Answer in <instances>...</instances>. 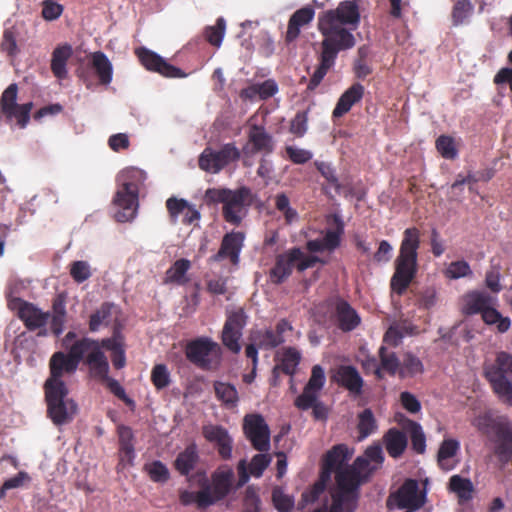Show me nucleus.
Returning a JSON list of instances; mask_svg holds the SVG:
<instances>
[{
	"instance_id": "nucleus-1",
	"label": "nucleus",
	"mask_w": 512,
	"mask_h": 512,
	"mask_svg": "<svg viewBox=\"0 0 512 512\" xmlns=\"http://www.w3.org/2000/svg\"><path fill=\"white\" fill-rule=\"evenodd\" d=\"M359 6L355 1H342L335 9L322 12L318 17V30L324 37L318 57L319 65L311 76L306 92H313L328 71L335 65L340 51L353 48L356 39L352 31L360 24Z\"/></svg>"
},
{
	"instance_id": "nucleus-2",
	"label": "nucleus",
	"mask_w": 512,
	"mask_h": 512,
	"mask_svg": "<svg viewBox=\"0 0 512 512\" xmlns=\"http://www.w3.org/2000/svg\"><path fill=\"white\" fill-rule=\"evenodd\" d=\"M420 231L416 227L404 230L399 253L394 261V273L390 279L392 293L402 296L418 272V249Z\"/></svg>"
},
{
	"instance_id": "nucleus-3",
	"label": "nucleus",
	"mask_w": 512,
	"mask_h": 512,
	"mask_svg": "<svg viewBox=\"0 0 512 512\" xmlns=\"http://www.w3.org/2000/svg\"><path fill=\"white\" fill-rule=\"evenodd\" d=\"M100 351L95 339L83 337L76 340L69 348L68 354L55 352L49 361L50 375L44 385L67 386L63 381L65 374H74L81 361L89 367L90 355Z\"/></svg>"
},
{
	"instance_id": "nucleus-4",
	"label": "nucleus",
	"mask_w": 512,
	"mask_h": 512,
	"mask_svg": "<svg viewBox=\"0 0 512 512\" xmlns=\"http://www.w3.org/2000/svg\"><path fill=\"white\" fill-rule=\"evenodd\" d=\"M204 201L208 206L222 204L223 219L231 225L238 226L246 216V207L253 202V194L246 186L235 190L213 187L205 191Z\"/></svg>"
},
{
	"instance_id": "nucleus-5",
	"label": "nucleus",
	"mask_w": 512,
	"mask_h": 512,
	"mask_svg": "<svg viewBox=\"0 0 512 512\" xmlns=\"http://www.w3.org/2000/svg\"><path fill=\"white\" fill-rule=\"evenodd\" d=\"M141 174L139 169L128 168L118 176V181L121 184L113 198V204L117 207L115 219L118 222H128L136 216Z\"/></svg>"
},
{
	"instance_id": "nucleus-6",
	"label": "nucleus",
	"mask_w": 512,
	"mask_h": 512,
	"mask_svg": "<svg viewBox=\"0 0 512 512\" xmlns=\"http://www.w3.org/2000/svg\"><path fill=\"white\" fill-rule=\"evenodd\" d=\"M352 472L340 470L335 475V488L331 491V504L325 506L326 512H355L360 499V487Z\"/></svg>"
},
{
	"instance_id": "nucleus-7",
	"label": "nucleus",
	"mask_w": 512,
	"mask_h": 512,
	"mask_svg": "<svg viewBox=\"0 0 512 512\" xmlns=\"http://www.w3.org/2000/svg\"><path fill=\"white\" fill-rule=\"evenodd\" d=\"M512 355L501 351L492 365L485 369V376L500 402L512 407Z\"/></svg>"
},
{
	"instance_id": "nucleus-8",
	"label": "nucleus",
	"mask_w": 512,
	"mask_h": 512,
	"mask_svg": "<svg viewBox=\"0 0 512 512\" xmlns=\"http://www.w3.org/2000/svg\"><path fill=\"white\" fill-rule=\"evenodd\" d=\"M47 416L57 425L72 421L77 412V404L68 397L67 386L43 385Z\"/></svg>"
},
{
	"instance_id": "nucleus-9",
	"label": "nucleus",
	"mask_w": 512,
	"mask_h": 512,
	"mask_svg": "<svg viewBox=\"0 0 512 512\" xmlns=\"http://www.w3.org/2000/svg\"><path fill=\"white\" fill-rule=\"evenodd\" d=\"M222 348L209 337H198L186 344L185 356L189 362L205 371H216L222 362Z\"/></svg>"
},
{
	"instance_id": "nucleus-10",
	"label": "nucleus",
	"mask_w": 512,
	"mask_h": 512,
	"mask_svg": "<svg viewBox=\"0 0 512 512\" xmlns=\"http://www.w3.org/2000/svg\"><path fill=\"white\" fill-rule=\"evenodd\" d=\"M241 157V151L235 143H226L219 150L206 147L198 158V166L201 170L218 174L229 164L238 161Z\"/></svg>"
},
{
	"instance_id": "nucleus-11",
	"label": "nucleus",
	"mask_w": 512,
	"mask_h": 512,
	"mask_svg": "<svg viewBox=\"0 0 512 512\" xmlns=\"http://www.w3.org/2000/svg\"><path fill=\"white\" fill-rule=\"evenodd\" d=\"M88 362L89 371L93 378L105 383L109 391L118 399L122 400L127 406H135V402L126 395L120 383L116 379L109 377V362L103 351H97L95 354L90 355Z\"/></svg>"
},
{
	"instance_id": "nucleus-12",
	"label": "nucleus",
	"mask_w": 512,
	"mask_h": 512,
	"mask_svg": "<svg viewBox=\"0 0 512 512\" xmlns=\"http://www.w3.org/2000/svg\"><path fill=\"white\" fill-rule=\"evenodd\" d=\"M383 462L384 454L381 445L373 444L366 448L363 456L357 457L351 465L342 470L354 473V477L364 484Z\"/></svg>"
},
{
	"instance_id": "nucleus-13",
	"label": "nucleus",
	"mask_w": 512,
	"mask_h": 512,
	"mask_svg": "<svg viewBox=\"0 0 512 512\" xmlns=\"http://www.w3.org/2000/svg\"><path fill=\"white\" fill-rule=\"evenodd\" d=\"M247 315L242 308L227 311L226 321L221 332L222 344L232 353L241 351L240 340L247 324Z\"/></svg>"
},
{
	"instance_id": "nucleus-14",
	"label": "nucleus",
	"mask_w": 512,
	"mask_h": 512,
	"mask_svg": "<svg viewBox=\"0 0 512 512\" xmlns=\"http://www.w3.org/2000/svg\"><path fill=\"white\" fill-rule=\"evenodd\" d=\"M243 432L255 450L269 451L270 429L262 415L247 414L243 420Z\"/></svg>"
},
{
	"instance_id": "nucleus-15",
	"label": "nucleus",
	"mask_w": 512,
	"mask_h": 512,
	"mask_svg": "<svg viewBox=\"0 0 512 512\" xmlns=\"http://www.w3.org/2000/svg\"><path fill=\"white\" fill-rule=\"evenodd\" d=\"M198 480L199 486L207 489L212 499V505L228 496L232 489L234 472L231 468H219L211 476V482L204 473Z\"/></svg>"
},
{
	"instance_id": "nucleus-16",
	"label": "nucleus",
	"mask_w": 512,
	"mask_h": 512,
	"mask_svg": "<svg viewBox=\"0 0 512 512\" xmlns=\"http://www.w3.org/2000/svg\"><path fill=\"white\" fill-rule=\"evenodd\" d=\"M135 54L140 63L148 71L158 73L167 78H184L187 76L183 70L169 64L159 54L146 47H139L135 49Z\"/></svg>"
},
{
	"instance_id": "nucleus-17",
	"label": "nucleus",
	"mask_w": 512,
	"mask_h": 512,
	"mask_svg": "<svg viewBox=\"0 0 512 512\" xmlns=\"http://www.w3.org/2000/svg\"><path fill=\"white\" fill-rule=\"evenodd\" d=\"M12 308L16 310L17 317L29 331L44 328L50 319L49 312H43L33 303L20 298L13 301Z\"/></svg>"
},
{
	"instance_id": "nucleus-18",
	"label": "nucleus",
	"mask_w": 512,
	"mask_h": 512,
	"mask_svg": "<svg viewBox=\"0 0 512 512\" xmlns=\"http://www.w3.org/2000/svg\"><path fill=\"white\" fill-rule=\"evenodd\" d=\"M274 149V138L265 127L257 124L251 125L248 131V141L243 147V153L246 155L262 153L267 156L273 153Z\"/></svg>"
},
{
	"instance_id": "nucleus-19",
	"label": "nucleus",
	"mask_w": 512,
	"mask_h": 512,
	"mask_svg": "<svg viewBox=\"0 0 512 512\" xmlns=\"http://www.w3.org/2000/svg\"><path fill=\"white\" fill-rule=\"evenodd\" d=\"M302 255V250L293 247L287 251L276 255L274 266L271 268L269 277L274 284H282L292 274L296 268L297 260Z\"/></svg>"
},
{
	"instance_id": "nucleus-20",
	"label": "nucleus",
	"mask_w": 512,
	"mask_h": 512,
	"mask_svg": "<svg viewBox=\"0 0 512 512\" xmlns=\"http://www.w3.org/2000/svg\"><path fill=\"white\" fill-rule=\"evenodd\" d=\"M394 498L399 509L408 511H416L425 503V493L419 491L418 481L411 478L403 482Z\"/></svg>"
},
{
	"instance_id": "nucleus-21",
	"label": "nucleus",
	"mask_w": 512,
	"mask_h": 512,
	"mask_svg": "<svg viewBox=\"0 0 512 512\" xmlns=\"http://www.w3.org/2000/svg\"><path fill=\"white\" fill-rule=\"evenodd\" d=\"M326 382L325 372L322 366L314 365L311 369L310 378L305 385L303 392L295 399L294 405L303 411L308 410L311 401L319 396Z\"/></svg>"
},
{
	"instance_id": "nucleus-22",
	"label": "nucleus",
	"mask_w": 512,
	"mask_h": 512,
	"mask_svg": "<svg viewBox=\"0 0 512 512\" xmlns=\"http://www.w3.org/2000/svg\"><path fill=\"white\" fill-rule=\"evenodd\" d=\"M498 432L491 439L494 443L493 453L502 467L512 460V422L508 419L499 425Z\"/></svg>"
},
{
	"instance_id": "nucleus-23",
	"label": "nucleus",
	"mask_w": 512,
	"mask_h": 512,
	"mask_svg": "<svg viewBox=\"0 0 512 512\" xmlns=\"http://www.w3.org/2000/svg\"><path fill=\"white\" fill-rule=\"evenodd\" d=\"M244 234L232 231L226 233L222 239L218 252L210 257V261L219 262L228 258L233 265L239 263V255L243 247Z\"/></svg>"
},
{
	"instance_id": "nucleus-24",
	"label": "nucleus",
	"mask_w": 512,
	"mask_h": 512,
	"mask_svg": "<svg viewBox=\"0 0 512 512\" xmlns=\"http://www.w3.org/2000/svg\"><path fill=\"white\" fill-rule=\"evenodd\" d=\"M496 298L486 291L472 290L462 296V314L466 316L481 314L489 306H494Z\"/></svg>"
},
{
	"instance_id": "nucleus-25",
	"label": "nucleus",
	"mask_w": 512,
	"mask_h": 512,
	"mask_svg": "<svg viewBox=\"0 0 512 512\" xmlns=\"http://www.w3.org/2000/svg\"><path fill=\"white\" fill-rule=\"evenodd\" d=\"M204 438L215 443L217 450L222 459L228 460L232 456V439L228 434L227 429L220 425H205L202 428Z\"/></svg>"
},
{
	"instance_id": "nucleus-26",
	"label": "nucleus",
	"mask_w": 512,
	"mask_h": 512,
	"mask_svg": "<svg viewBox=\"0 0 512 512\" xmlns=\"http://www.w3.org/2000/svg\"><path fill=\"white\" fill-rule=\"evenodd\" d=\"M334 317L337 326L343 332L356 329L360 322V316L356 310L344 299L338 298L335 302Z\"/></svg>"
},
{
	"instance_id": "nucleus-27",
	"label": "nucleus",
	"mask_w": 512,
	"mask_h": 512,
	"mask_svg": "<svg viewBox=\"0 0 512 512\" xmlns=\"http://www.w3.org/2000/svg\"><path fill=\"white\" fill-rule=\"evenodd\" d=\"M334 380L353 395L358 396L362 393L364 381L352 365H340L336 369Z\"/></svg>"
},
{
	"instance_id": "nucleus-28",
	"label": "nucleus",
	"mask_w": 512,
	"mask_h": 512,
	"mask_svg": "<svg viewBox=\"0 0 512 512\" xmlns=\"http://www.w3.org/2000/svg\"><path fill=\"white\" fill-rule=\"evenodd\" d=\"M315 16V10L311 6H305L296 10L288 21L285 42L290 44L300 35L301 28L309 25Z\"/></svg>"
},
{
	"instance_id": "nucleus-29",
	"label": "nucleus",
	"mask_w": 512,
	"mask_h": 512,
	"mask_svg": "<svg viewBox=\"0 0 512 512\" xmlns=\"http://www.w3.org/2000/svg\"><path fill=\"white\" fill-rule=\"evenodd\" d=\"M100 351L103 349L111 351V361L116 369H122L126 365L125 345L120 332L115 330L108 338L96 340Z\"/></svg>"
},
{
	"instance_id": "nucleus-30",
	"label": "nucleus",
	"mask_w": 512,
	"mask_h": 512,
	"mask_svg": "<svg viewBox=\"0 0 512 512\" xmlns=\"http://www.w3.org/2000/svg\"><path fill=\"white\" fill-rule=\"evenodd\" d=\"M364 92L365 88L362 84L353 83L338 99L332 111V118H341L347 114L356 103L362 100Z\"/></svg>"
},
{
	"instance_id": "nucleus-31",
	"label": "nucleus",
	"mask_w": 512,
	"mask_h": 512,
	"mask_svg": "<svg viewBox=\"0 0 512 512\" xmlns=\"http://www.w3.org/2000/svg\"><path fill=\"white\" fill-rule=\"evenodd\" d=\"M378 356L380 359L379 365L375 357L369 359V362H371L374 367V374L377 378L382 379L383 372L391 376L398 374L401 361L395 352L389 351L385 345H381L378 350Z\"/></svg>"
},
{
	"instance_id": "nucleus-32",
	"label": "nucleus",
	"mask_w": 512,
	"mask_h": 512,
	"mask_svg": "<svg viewBox=\"0 0 512 512\" xmlns=\"http://www.w3.org/2000/svg\"><path fill=\"white\" fill-rule=\"evenodd\" d=\"M351 457L348 447L345 444H337L326 452L323 458V473L329 475L335 472V475L348 465H344Z\"/></svg>"
},
{
	"instance_id": "nucleus-33",
	"label": "nucleus",
	"mask_w": 512,
	"mask_h": 512,
	"mask_svg": "<svg viewBox=\"0 0 512 512\" xmlns=\"http://www.w3.org/2000/svg\"><path fill=\"white\" fill-rule=\"evenodd\" d=\"M383 444L390 457L400 458L408 445L406 432L395 427L388 429L383 435Z\"/></svg>"
},
{
	"instance_id": "nucleus-34",
	"label": "nucleus",
	"mask_w": 512,
	"mask_h": 512,
	"mask_svg": "<svg viewBox=\"0 0 512 512\" xmlns=\"http://www.w3.org/2000/svg\"><path fill=\"white\" fill-rule=\"evenodd\" d=\"M395 419L409 434L412 449L418 454H423L426 450V437L421 425L416 421L406 418L402 414H397Z\"/></svg>"
},
{
	"instance_id": "nucleus-35",
	"label": "nucleus",
	"mask_w": 512,
	"mask_h": 512,
	"mask_svg": "<svg viewBox=\"0 0 512 512\" xmlns=\"http://www.w3.org/2000/svg\"><path fill=\"white\" fill-rule=\"evenodd\" d=\"M73 54L72 46L63 44L57 46L51 57V71L57 79H65L68 76L67 63Z\"/></svg>"
},
{
	"instance_id": "nucleus-36",
	"label": "nucleus",
	"mask_w": 512,
	"mask_h": 512,
	"mask_svg": "<svg viewBox=\"0 0 512 512\" xmlns=\"http://www.w3.org/2000/svg\"><path fill=\"white\" fill-rule=\"evenodd\" d=\"M199 461V454L196 444L188 445L184 451L180 452L175 461V469L183 476H188L192 472Z\"/></svg>"
},
{
	"instance_id": "nucleus-37",
	"label": "nucleus",
	"mask_w": 512,
	"mask_h": 512,
	"mask_svg": "<svg viewBox=\"0 0 512 512\" xmlns=\"http://www.w3.org/2000/svg\"><path fill=\"white\" fill-rule=\"evenodd\" d=\"M92 67L101 85H109L112 81L113 66L108 57L101 51L92 54Z\"/></svg>"
},
{
	"instance_id": "nucleus-38",
	"label": "nucleus",
	"mask_w": 512,
	"mask_h": 512,
	"mask_svg": "<svg viewBox=\"0 0 512 512\" xmlns=\"http://www.w3.org/2000/svg\"><path fill=\"white\" fill-rule=\"evenodd\" d=\"M119 438V452L122 460L131 462L135 456L134 450V433L129 426L119 425L117 427Z\"/></svg>"
},
{
	"instance_id": "nucleus-39",
	"label": "nucleus",
	"mask_w": 512,
	"mask_h": 512,
	"mask_svg": "<svg viewBox=\"0 0 512 512\" xmlns=\"http://www.w3.org/2000/svg\"><path fill=\"white\" fill-rule=\"evenodd\" d=\"M357 422V439L363 441L370 435L374 434L378 429L377 420L370 408H365L358 414Z\"/></svg>"
},
{
	"instance_id": "nucleus-40",
	"label": "nucleus",
	"mask_w": 512,
	"mask_h": 512,
	"mask_svg": "<svg viewBox=\"0 0 512 512\" xmlns=\"http://www.w3.org/2000/svg\"><path fill=\"white\" fill-rule=\"evenodd\" d=\"M300 361V354L295 348H287L283 353L280 364L273 368L272 374L276 379L279 376V372H283L286 375H294L296 367Z\"/></svg>"
},
{
	"instance_id": "nucleus-41",
	"label": "nucleus",
	"mask_w": 512,
	"mask_h": 512,
	"mask_svg": "<svg viewBox=\"0 0 512 512\" xmlns=\"http://www.w3.org/2000/svg\"><path fill=\"white\" fill-rule=\"evenodd\" d=\"M370 54L371 50L368 45H362L358 48L357 55L353 63V72L357 79L364 80L373 72V69L369 64Z\"/></svg>"
},
{
	"instance_id": "nucleus-42",
	"label": "nucleus",
	"mask_w": 512,
	"mask_h": 512,
	"mask_svg": "<svg viewBox=\"0 0 512 512\" xmlns=\"http://www.w3.org/2000/svg\"><path fill=\"white\" fill-rule=\"evenodd\" d=\"M214 391L217 399L227 408L237 406L239 401L238 391L236 387L230 383L221 381L214 382Z\"/></svg>"
},
{
	"instance_id": "nucleus-43",
	"label": "nucleus",
	"mask_w": 512,
	"mask_h": 512,
	"mask_svg": "<svg viewBox=\"0 0 512 512\" xmlns=\"http://www.w3.org/2000/svg\"><path fill=\"white\" fill-rule=\"evenodd\" d=\"M113 306L110 302H104L90 315L88 322L90 332H97L102 326L109 325Z\"/></svg>"
},
{
	"instance_id": "nucleus-44",
	"label": "nucleus",
	"mask_w": 512,
	"mask_h": 512,
	"mask_svg": "<svg viewBox=\"0 0 512 512\" xmlns=\"http://www.w3.org/2000/svg\"><path fill=\"white\" fill-rule=\"evenodd\" d=\"M191 267L188 259L181 258L176 260L173 265L166 271V283H175L184 285L187 283L186 273Z\"/></svg>"
},
{
	"instance_id": "nucleus-45",
	"label": "nucleus",
	"mask_w": 512,
	"mask_h": 512,
	"mask_svg": "<svg viewBox=\"0 0 512 512\" xmlns=\"http://www.w3.org/2000/svg\"><path fill=\"white\" fill-rule=\"evenodd\" d=\"M424 372V365L422 361L413 353L406 352L400 363L398 375L401 378L414 377Z\"/></svg>"
},
{
	"instance_id": "nucleus-46",
	"label": "nucleus",
	"mask_w": 512,
	"mask_h": 512,
	"mask_svg": "<svg viewBox=\"0 0 512 512\" xmlns=\"http://www.w3.org/2000/svg\"><path fill=\"white\" fill-rule=\"evenodd\" d=\"M482 320L487 325H496L499 333H505L510 329L511 320L509 317H504L502 314L494 308L489 306L481 313Z\"/></svg>"
},
{
	"instance_id": "nucleus-47",
	"label": "nucleus",
	"mask_w": 512,
	"mask_h": 512,
	"mask_svg": "<svg viewBox=\"0 0 512 512\" xmlns=\"http://www.w3.org/2000/svg\"><path fill=\"white\" fill-rule=\"evenodd\" d=\"M252 340L260 349L270 350L284 343V338H278L273 329L258 330L252 334Z\"/></svg>"
},
{
	"instance_id": "nucleus-48",
	"label": "nucleus",
	"mask_w": 512,
	"mask_h": 512,
	"mask_svg": "<svg viewBox=\"0 0 512 512\" xmlns=\"http://www.w3.org/2000/svg\"><path fill=\"white\" fill-rule=\"evenodd\" d=\"M179 500L184 506L196 503L198 508H207L212 505V499L210 498L208 490L203 488L197 492L183 490L179 494Z\"/></svg>"
},
{
	"instance_id": "nucleus-49",
	"label": "nucleus",
	"mask_w": 512,
	"mask_h": 512,
	"mask_svg": "<svg viewBox=\"0 0 512 512\" xmlns=\"http://www.w3.org/2000/svg\"><path fill=\"white\" fill-rule=\"evenodd\" d=\"M508 420L506 417L493 418L488 414L477 416L473 425L477 428V430L483 435L489 436L491 432H493L494 436L498 432V426L504 425Z\"/></svg>"
},
{
	"instance_id": "nucleus-50",
	"label": "nucleus",
	"mask_w": 512,
	"mask_h": 512,
	"mask_svg": "<svg viewBox=\"0 0 512 512\" xmlns=\"http://www.w3.org/2000/svg\"><path fill=\"white\" fill-rule=\"evenodd\" d=\"M449 488L455 492L460 500H470L472 498V482L459 475H453L449 480Z\"/></svg>"
},
{
	"instance_id": "nucleus-51",
	"label": "nucleus",
	"mask_w": 512,
	"mask_h": 512,
	"mask_svg": "<svg viewBox=\"0 0 512 512\" xmlns=\"http://www.w3.org/2000/svg\"><path fill=\"white\" fill-rule=\"evenodd\" d=\"M460 449V443L456 439H444L440 444L438 453H437V461L441 468L449 469L446 466L445 462L454 457Z\"/></svg>"
},
{
	"instance_id": "nucleus-52",
	"label": "nucleus",
	"mask_w": 512,
	"mask_h": 512,
	"mask_svg": "<svg viewBox=\"0 0 512 512\" xmlns=\"http://www.w3.org/2000/svg\"><path fill=\"white\" fill-rule=\"evenodd\" d=\"M275 207L283 214L286 225H291L299 219L298 212L290 206V200L286 194L276 195Z\"/></svg>"
},
{
	"instance_id": "nucleus-53",
	"label": "nucleus",
	"mask_w": 512,
	"mask_h": 512,
	"mask_svg": "<svg viewBox=\"0 0 512 512\" xmlns=\"http://www.w3.org/2000/svg\"><path fill=\"white\" fill-rule=\"evenodd\" d=\"M17 36L18 31L14 26L4 29L0 48L1 51L9 57H14L19 52L16 41Z\"/></svg>"
},
{
	"instance_id": "nucleus-54",
	"label": "nucleus",
	"mask_w": 512,
	"mask_h": 512,
	"mask_svg": "<svg viewBox=\"0 0 512 512\" xmlns=\"http://www.w3.org/2000/svg\"><path fill=\"white\" fill-rule=\"evenodd\" d=\"M315 166L319 173L325 178L330 187L334 189L335 193L341 194L343 186L339 182L336 171L332 165L327 162L316 161Z\"/></svg>"
},
{
	"instance_id": "nucleus-55",
	"label": "nucleus",
	"mask_w": 512,
	"mask_h": 512,
	"mask_svg": "<svg viewBox=\"0 0 512 512\" xmlns=\"http://www.w3.org/2000/svg\"><path fill=\"white\" fill-rule=\"evenodd\" d=\"M225 28V20L222 17L218 18L214 26L205 28L204 36L206 41L215 47H220L225 34Z\"/></svg>"
},
{
	"instance_id": "nucleus-56",
	"label": "nucleus",
	"mask_w": 512,
	"mask_h": 512,
	"mask_svg": "<svg viewBox=\"0 0 512 512\" xmlns=\"http://www.w3.org/2000/svg\"><path fill=\"white\" fill-rule=\"evenodd\" d=\"M336 229L327 230L324 238L322 239L327 251H334L340 246L341 236L344 233V224L339 217H335Z\"/></svg>"
},
{
	"instance_id": "nucleus-57",
	"label": "nucleus",
	"mask_w": 512,
	"mask_h": 512,
	"mask_svg": "<svg viewBox=\"0 0 512 512\" xmlns=\"http://www.w3.org/2000/svg\"><path fill=\"white\" fill-rule=\"evenodd\" d=\"M151 382L157 390L165 389L170 385V372L165 364H156L152 368Z\"/></svg>"
},
{
	"instance_id": "nucleus-58",
	"label": "nucleus",
	"mask_w": 512,
	"mask_h": 512,
	"mask_svg": "<svg viewBox=\"0 0 512 512\" xmlns=\"http://www.w3.org/2000/svg\"><path fill=\"white\" fill-rule=\"evenodd\" d=\"M473 5L470 0H458L452 9V22L453 25L458 26L464 23V21L472 14Z\"/></svg>"
},
{
	"instance_id": "nucleus-59",
	"label": "nucleus",
	"mask_w": 512,
	"mask_h": 512,
	"mask_svg": "<svg viewBox=\"0 0 512 512\" xmlns=\"http://www.w3.org/2000/svg\"><path fill=\"white\" fill-rule=\"evenodd\" d=\"M435 146L437 151L445 159L453 160L458 155V150L455 146L454 139L451 136H439L436 140Z\"/></svg>"
},
{
	"instance_id": "nucleus-60",
	"label": "nucleus",
	"mask_w": 512,
	"mask_h": 512,
	"mask_svg": "<svg viewBox=\"0 0 512 512\" xmlns=\"http://www.w3.org/2000/svg\"><path fill=\"white\" fill-rule=\"evenodd\" d=\"M444 275L449 279H459L463 277H470L473 275V272L468 262L465 260H459L451 262L444 271Z\"/></svg>"
},
{
	"instance_id": "nucleus-61",
	"label": "nucleus",
	"mask_w": 512,
	"mask_h": 512,
	"mask_svg": "<svg viewBox=\"0 0 512 512\" xmlns=\"http://www.w3.org/2000/svg\"><path fill=\"white\" fill-rule=\"evenodd\" d=\"M272 501L274 507L279 512H290L294 507V499L285 494L280 487H275L272 491Z\"/></svg>"
},
{
	"instance_id": "nucleus-62",
	"label": "nucleus",
	"mask_w": 512,
	"mask_h": 512,
	"mask_svg": "<svg viewBox=\"0 0 512 512\" xmlns=\"http://www.w3.org/2000/svg\"><path fill=\"white\" fill-rule=\"evenodd\" d=\"M145 470L147 471L150 479L154 482L164 483L169 479L168 468L159 460L146 464Z\"/></svg>"
},
{
	"instance_id": "nucleus-63",
	"label": "nucleus",
	"mask_w": 512,
	"mask_h": 512,
	"mask_svg": "<svg viewBox=\"0 0 512 512\" xmlns=\"http://www.w3.org/2000/svg\"><path fill=\"white\" fill-rule=\"evenodd\" d=\"M309 110L298 111L290 122L289 131L296 137H303L308 128Z\"/></svg>"
},
{
	"instance_id": "nucleus-64",
	"label": "nucleus",
	"mask_w": 512,
	"mask_h": 512,
	"mask_svg": "<svg viewBox=\"0 0 512 512\" xmlns=\"http://www.w3.org/2000/svg\"><path fill=\"white\" fill-rule=\"evenodd\" d=\"M188 201L185 199H178L176 197H170L166 201V208L170 216V220L173 224L177 222L179 215H183L187 210Z\"/></svg>"
}]
</instances>
